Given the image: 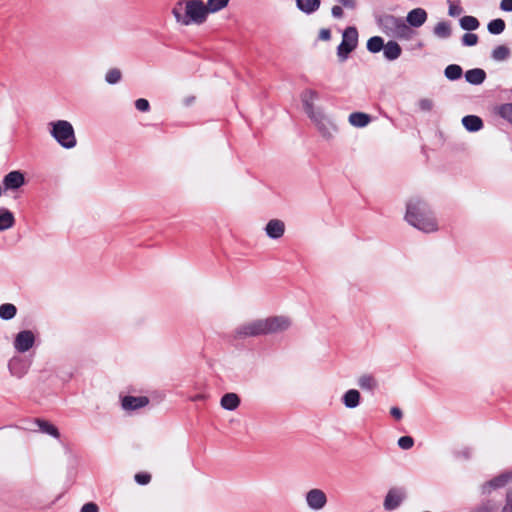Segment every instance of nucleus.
Masks as SVG:
<instances>
[{
  "mask_svg": "<svg viewBox=\"0 0 512 512\" xmlns=\"http://www.w3.org/2000/svg\"><path fill=\"white\" fill-rule=\"evenodd\" d=\"M291 321L286 316H271L265 319H256L239 325L235 329V336L239 339L274 334L287 330Z\"/></svg>",
  "mask_w": 512,
  "mask_h": 512,
  "instance_id": "f257e3e1",
  "label": "nucleus"
},
{
  "mask_svg": "<svg viewBox=\"0 0 512 512\" xmlns=\"http://www.w3.org/2000/svg\"><path fill=\"white\" fill-rule=\"evenodd\" d=\"M319 94L317 91L312 89H306L301 93V102L304 112L310 118V120L317 127L318 132L321 136L327 140L334 137V134L338 131L337 125L324 114L321 108L314 106V101L317 100Z\"/></svg>",
  "mask_w": 512,
  "mask_h": 512,
  "instance_id": "f03ea898",
  "label": "nucleus"
},
{
  "mask_svg": "<svg viewBox=\"0 0 512 512\" xmlns=\"http://www.w3.org/2000/svg\"><path fill=\"white\" fill-rule=\"evenodd\" d=\"M405 220L413 227L425 233L438 229L437 221L427 202L420 198H411L406 203Z\"/></svg>",
  "mask_w": 512,
  "mask_h": 512,
  "instance_id": "7ed1b4c3",
  "label": "nucleus"
},
{
  "mask_svg": "<svg viewBox=\"0 0 512 512\" xmlns=\"http://www.w3.org/2000/svg\"><path fill=\"white\" fill-rule=\"evenodd\" d=\"M172 14L181 25H200L206 21L208 9L202 0H179L172 8Z\"/></svg>",
  "mask_w": 512,
  "mask_h": 512,
  "instance_id": "20e7f679",
  "label": "nucleus"
},
{
  "mask_svg": "<svg viewBox=\"0 0 512 512\" xmlns=\"http://www.w3.org/2000/svg\"><path fill=\"white\" fill-rule=\"evenodd\" d=\"M374 18L378 28L386 36L400 40L411 39L413 30L406 24L404 18L389 13H378Z\"/></svg>",
  "mask_w": 512,
  "mask_h": 512,
  "instance_id": "39448f33",
  "label": "nucleus"
},
{
  "mask_svg": "<svg viewBox=\"0 0 512 512\" xmlns=\"http://www.w3.org/2000/svg\"><path fill=\"white\" fill-rule=\"evenodd\" d=\"M49 133L64 149H72L77 145L75 131L67 120H56L48 124Z\"/></svg>",
  "mask_w": 512,
  "mask_h": 512,
  "instance_id": "423d86ee",
  "label": "nucleus"
},
{
  "mask_svg": "<svg viewBox=\"0 0 512 512\" xmlns=\"http://www.w3.org/2000/svg\"><path fill=\"white\" fill-rule=\"evenodd\" d=\"M358 30L355 26H348L342 34V41L337 47V55L341 61L348 59L350 53L357 48Z\"/></svg>",
  "mask_w": 512,
  "mask_h": 512,
  "instance_id": "0eeeda50",
  "label": "nucleus"
},
{
  "mask_svg": "<svg viewBox=\"0 0 512 512\" xmlns=\"http://www.w3.org/2000/svg\"><path fill=\"white\" fill-rule=\"evenodd\" d=\"M512 481V470L503 472L481 485V495H489L493 490L505 487Z\"/></svg>",
  "mask_w": 512,
  "mask_h": 512,
  "instance_id": "6e6552de",
  "label": "nucleus"
},
{
  "mask_svg": "<svg viewBox=\"0 0 512 512\" xmlns=\"http://www.w3.org/2000/svg\"><path fill=\"white\" fill-rule=\"evenodd\" d=\"M305 500L307 506L315 511L323 509L328 501L325 492L318 488L309 490L305 495Z\"/></svg>",
  "mask_w": 512,
  "mask_h": 512,
  "instance_id": "1a4fd4ad",
  "label": "nucleus"
},
{
  "mask_svg": "<svg viewBox=\"0 0 512 512\" xmlns=\"http://www.w3.org/2000/svg\"><path fill=\"white\" fill-rule=\"evenodd\" d=\"M35 343V335L31 330L18 332L14 339V348L20 353L29 351Z\"/></svg>",
  "mask_w": 512,
  "mask_h": 512,
  "instance_id": "9d476101",
  "label": "nucleus"
},
{
  "mask_svg": "<svg viewBox=\"0 0 512 512\" xmlns=\"http://www.w3.org/2000/svg\"><path fill=\"white\" fill-rule=\"evenodd\" d=\"M405 499V491L402 488H391L384 499V509L393 511L397 509Z\"/></svg>",
  "mask_w": 512,
  "mask_h": 512,
  "instance_id": "9b49d317",
  "label": "nucleus"
},
{
  "mask_svg": "<svg viewBox=\"0 0 512 512\" xmlns=\"http://www.w3.org/2000/svg\"><path fill=\"white\" fill-rule=\"evenodd\" d=\"M25 175L20 170L7 173L2 180L4 190H18L25 184Z\"/></svg>",
  "mask_w": 512,
  "mask_h": 512,
  "instance_id": "f8f14e48",
  "label": "nucleus"
},
{
  "mask_svg": "<svg viewBox=\"0 0 512 512\" xmlns=\"http://www.w3.org/2000/svg\"><path fill=\"white\" fill-rule=\"evenodd\" d=\"M30 365L31 363L29 360L15 356L9 360L8 369L11 375L17 378H22L24 375L27 374Z\"/></svg>",
  "mask_w": 512,
  "mask_h": 512,
  "instance_id": "ddd939ff",
  "label": "nucleus"
},
{
  "mask_svg": "<svg viewBox=\"0 0 512 512\" xmlns=\"http://www.w3.org/2000/svg\"><path fill=\"white\" fill-rule=\"evenodd\" d=\"M147 396L126 395L121 399V406L126 411H135L149 404Z\"/></svg>",
  "mask_w": 512,
  "mask_h": 512,
  "instance_id": "4468645a",
  "label": "nucleus"
},
{
  "mask_svg": "<svg viewBox=\"0 0 512 512\" xmlns=\"http://www.w3.org/2000/svg\"><path fill=\"white\" fill-rule=\"evenodd\" d=\"M427 18L428 14L425 9L414 8L407 13L405 22L410 28H419L427 21Z\"/></svg>",
  "mask_w": 512,
  "mask_h": 512,
  "instance_id": "2eb2a0df",
  "label": "nucleus"
},
{
  "mask_svg": "<svg viewBox=\"0 0 512 512\" xmlns=\"http://www.w3.org/2000/svg\"><path fill=\"white\" fill-rule=\"evenodd\" d=\"M266 235L271 239H279L285 232L284 222L279 219L270 220L265 227Z\"/></svg>",
  "mask_w": 512,
  "mask_h": 512,
  "instance_id": "dca6fc26",
  "label": "nucleus"
},
{
  "mask_svg": "<svg viewBox=\"0 0 512 512\" xmlns=\"http://www.w3.org/2000/svg\"><path fill=\"white\" fill-rule=\"evenodd\" d=\"M241 404V399L238 394L229 392L225 393L220 400V405L227 411L236 410Z\"/></svg>",
  "mask_w": 512,
  "mask_h": 512,
  "instance_id": "f3484780",
  "label": "nucleus"
},
{
  "mask_svg": "<svg viewBox=\"0 0 512 512\" xmlns=\"http://www.w3.org/2000/svg\"><path fill=\"white\" fill-rule=\"evenodd\" d=\"M402 54V48L398 42L394 40H389L385 43V48L383 49L384 58L388 61H394L398 59Z\"/></svg>",
  "mask_w": 512,
  "mask_h": 512,
  "instance_id": "a211bd4d",
  "label": "nucleus"
},
{
  "mask_svg": "<svg viewBox=\"0 0 512 512\" xmlns=\"http://www.w3.org/2000/svg\"><path fill=\"white\" fill-rule=\"evenodd\" d=\"M461 122L468 132H478L484 126L483 120L477 115H466Z\"/></svg>",
  "mask_w": 512,
  "mask_h": 512,
  "instance_id": "6ab92c4d",
  "label": "nucleus"
},
{
  "mask_svg": "<svg viewBox=\"0 0 512 512\" xmlns=\"http://www.w3.org/2000/svg\"><path fill=\"white\" fill-rule=\"evenodd\" d=\"M361 394L356 389L347 390L342 396V403L346 408L354 409L359 406Z\"/></svg>",
  "mask_w": 512,
  "mask_h": 512,
  "instance_id": "aec40b11",
  "label": "nucleus"
},
{
  "mask_svg": "<svg viewBox=\"0 0 512 512\" xmlns=\"http://www.w3.org/2000/svg\"><path fill=\"white\" fill-rule=\"evenodd\" d=\"M465 80L471 85H481L486 79V72L481 68L467 70Z\"/></svg>",
  "mask_w": 512,
  "mask_h": 512,
  "instance_id": "412c9836",
  "label": "nucleus"
},
{
  "mask_svg": "<svg viewBox=\"0 0 512 512\" xmlns=\"http://www.w3.org/2000/svg\"><path fill=\"white\" fill-rule=\"evenodd\" d=\"M493 114L512 125V103H503L493 107Z\"/></svg>",
  "mask_w": 512,
  "mask_h": 512,
  "instance_id": "4be33fe9",
  "label": "nucleus"
},
{
  "mask_svg": "<svg viewBox=\"0 0 512 512\" xmlns=\"http://www.w3.org/2000/svg\"><path fill=\"white\" fill-rule=\"evenodd\" d=\"M295 2L296 7L307 15L315 13L321 5V0H295Z\"/></svg>",
  "mask_w": 512,
  "mask_h": 512,
  "instance_id": "5701e85b",
  "label": "nucleus"
},
{
  "mask_svg": "<svg viewBox=\"0 0 512 512\" xmlns=\"http://www.w3.org/2000/svg\"><path fill=\"white\" fill-rule=\"evenodd\" d=\"M15 225V216L7 208H0V232L8 230Z\"/></svg>",
  "mask_w": 512,
  "mask_h": 512,
  "instance_id": "b1692460",
  "label": "nucleus"
},
{
  "mask_svg": "<svg viewBox=\"0 0 512 512\" xmlns=\"http://www.w3.org/2000/svg\"><path fill=\"white\" fill-rule=\"evenodd\" d=\"M371 116L364 112H353L349 115V123L357 128L366 127L371 122Z\"/></svg>",
  "mask_w": 512,
  "mask_h": 512,
  "instance_id": "393cba45",
  "label": "nucleus"
},
{
  "mask_svg": "<svg viewBox=\"0 0 512 512\" xmlns=\"http://www.w3.org/2000/svg\"><path fill=\"white\" fill-rule=\"evenodd\" d=\"M433 34L440 39H448L452 35L451 23L440 21L433 28Z\"/></svg>",
  "mask_w": 512,
  "mask_h": 512,
  "instance_id": "a878e982",
  "label": "nucleus"
},
{
  "mask_svg": "<svg viewBox=\"0 0 512 512\" xmlns=\"http://www.w3.org/2000/svg\"><path fill=\"white\" fill-rule=\"evenodd\" d=\"M35 423L37 424V426L39 427V429L42 433L50 435L54 438L60 437V432H59L58 428L54 424L50 423L49 421L37 418V419H35Z\"/></svg>",
  "mask_w": 512,
  "mask_h": 512,
  "instance_id": "bb28decb",
  "label": "nucleus"
},
{
  "mask_svg": "<svg viewBox=\"0 0 512 512\" xmlns=\"http://www.w3.org/2000/svg\"><path fill=\"white\" fill-rule=\"evenodd\" d=\"M366 48L370 53H379L385 48L384 39L381 36H372L368 39Z\"/></svg>",
  "mask_w": 512,
  "mask_h": 512,
  "instance_id": "cd10ccee",
  "label": "nucleus"
},
{
  "mask_svg": "<svg viewBox=\"0 0 512 512\" xmlns=\"http://www.w3.org/2000/svg\"><path fill=\"white\" fill-rule=\"evenodd\" d=\"M459 25L463 30L471 32L479 28L480 22L474 16L465 15L460 18Z\"/></svg>",
  "mask_w": 512,
  "mask_h": 512,
  "instance_id": "c85d7f7f",
  "label": "nucleus"
},
{
  "mask_svg": "<svg viewBox=\"0 0 512 512\" xmlns=\"http://www.w3.org/2000/svg\"><path fill=\"white\" fill-rule=\"evenodd\" d=\"M445 77L450 81L459 80L463 75V69L458 64H449L444 70Z\"/></svg>",
  "mask_w": 512,
  "mask_h": 512,
  "instance_id": "c756f323",
  "label": "nucleus"
},
{
  "mask_svg": "<svg viewBox=\"0 0 512 512\" xmlns=\"http://www.w3.org/2000/svg\"><path fill=\"white\" fill-rule=\"evenodd\" d=\"M358 386L363 390L373 391L377 387V381L370 374H364L358 379Z\"/></svg>",
  "mask_w": 512,
  "mask_h": 512,
  "instance_id": "7c9ffc66",
  "label": "nucleus"
},
{
  "mask_svg": "<svg viewBox=\"0 0 512 512\" xmlns=\"http://www.w3.org/2000/svg\"><path fill=\"white\" fill-rule=\"evenodd\" d=\"M17 314V308L14 304L4 303L0 305V318L2 320H11Z\"/></svg>",
  "mask_w": 512,
  "mask_h": 512,
  "instance_id": "2f4dec72",
  "label": "nucleus"
},
{
  "mask_svg": "<svg viewBox=\"0 0 512 512\" xmlns=\"http://www.w3.org/2000/svg\"><path fill=\"white\" fill-rule=\"evenodd\" d=\"M505 21L501 18L491 20L487 25V30L492 35H499L505 30Z\"/></svg>",
  "mask_w": 512,
  "mask_h": 512,
  "instance_id": "473e14b6",
  "label": "nucleus"
},
{
  "mask_svg": "<svg viewBox=\"0 0 512 512\" xmlns=\"http://www.w3.org/2000/svg\"><path fill=\"white\" fill-rule=\"evenodd\" d=\"M510 56V49L506 45H499L492 50L491 57L495 61H504Z\"/></svg>",
  "mask_w": 512,
  "mask_h": 512,
  "instance_id": "72a5a7b5",
  "label": "nucleus"
},
{
  "mask_svg": "<svg viewBox=\"0 0 512 512\" xmlns=\"http://www.w3.org/2000/svg\"><path fill=\"white\" fill-rule=\"evenodd\" d=\"M229 3V0H208L207 2V9L209 12H218L221 9L225 8Z\"/></svg>",
  "mask_w": 512,
  "mask_h": 512,
  "instance_id": "f704fd0d",
  "label": "nucleus"
},
{
  "mask_svg": "<svg viewBox=\"0 0 512 512\" xmlns=\"http://www.w3.org/2000/svg\"><path fill=\"white\" fill-rule=\"evenodd\" d=\"M121 77V71L118 68H112L106 73L105 81L110 85H114L121 80Z\"/></svg>",
  "mask_w": 512,
  "mask_h": 512,
  "instance_id": "c9c22d12",
  "label": "nucleus"
},
{
  "mask_svg": "<svg viewBox=\"0 0 512 512\" xmlns=\"http://www.w3.org/2000/svg\"><path fill=\"white\" fill-rule=\"evenodd\" d=\"M478 41V35L471 32L465 33L461 38L462 45L466 47L475 46L478 43Z\"/></svg>",
  "mask_w": 512,
  "mask_h": 512,
  "instance_id": "e433bc0d",
  "label": "nucleus"
},
{
  "mask_svg": "<svg viewBox=\"0 0 512 512\" xmlns=\"http://www.w3.org/2000/svg\"><path fill=\"white\" fill-rule=\"evenodd\" d=\"M414 445V439L411 436H402L398 439V446L403 450H408Z\"/></svg>",
  "mask_w": 512,
  "mask_h": 512,
  "instance_id": "4c0bfd02",
  "label": "nucleus"
},
{
  "mask_svg": "<svg viewBox=\"0 0 512 512\" xmlns=\"http://www.w3.org/2000/svg\"><path fill=\"white\" fill-rule=\"evenodd\" d=\"M418 107L423 112H429L433 109L434 103L429 98H422L418 101Z\"/></svg>",
  "mask_w": 512,
  "mask_h": 512,
  "instance_id": "58836bf2",
  "label": "nucleus"
},
{
  "mask_svg": "<svg viewBox=\"0 0 512 512\" xmlns=\"http://www.w3.org/2000/svg\"><path fill=\"white\" fill-rule=\"evenodd\" d=\"M134 479L139 485H147L151 481V475L147 472H139L135 474Z\"/></svg>",
  "mask_w": 512,
  "mask_h": 512,
  "instance_id": "ea45409f",
  "label": "nucleus"
},
{
  "mask_svg": "<svg viewBox=\"0 0 512 512\" xmlns=\"http://www.w3.org/2000/svg\"><path fill=\"white\" fill-rule=\"evenodd\" d=\"M501 512H512V488H510L505 495L504 505Z\"/></svg>",
  "mask_w": 512,
  "mask_h": 512,
  "instance_id": "a19ab883",
  "label": "nucleus"
},
{
  "mask_svg": "<svg viewBox=\"0 0 512 512\" xmlns=\"http://www.w3.org/2000/svg\"><path fill=\"white\" fill-rule=\"evenodd\" d=\"M135 108L141 112H148L150 110L149 101L144 98H139L135 101Z\"/></svg>",
  "mask_w": 512,
  "mask_h": 512,
  "instance_id": "79ce46f5",
  "label": "nucleus"
},
{
  "mask_svg": "<svg viewBox=\"0 0 512 512\" xmlns=\"http://www.w3.org/2000/svg\"><path fill=\"white\" fill-rule=\"evenodd\" d=\"M449 9H448V14L451 16V17H456V16H459L461 13H462V8L461 6L459 5H454L453 3H451L449 1Z\"/></svg>",
  "mask_w": 512,
  "mask_h": 512,
  "instance_id": "37998d69",
  "label": "nucleus"
},
{
  "mask_svg": "<svg viewBox=\"0 0 512 512\" xmlns=\"http://www.w3.org/2000/svg\"><path fill=\"white\" fill-rule=\"evenodd\" d=\"M80 512H99V508L97 504L93 502H88L82 506Z\"/></svg>",
  "mask_w": 512,
  "mask_h": 512,
  "instance_id": "c03bdc74",
  "label": "nucleus"
},
{
  "mask_svg": "<svg viewBox=\"0 0 512 512\" xmlns=\"http://www.w3.org/2000/svg\"><path fill=\"white\" fill-rule=\"evenodd\" d=\"M319 39L323 41H328L331 39V31L328 28H323L319 32Z\"/></svg>",
  "mask_w": 512,
  "mask_h": 512,
  "instance_id": "a18cd8bd",
  "label": "nucleus"
},
{
  "mask_svg": "<svg viewBox=\"0 0 512 512\" xmlns=\"http://www.w3.org/2000/svg\"><path fill=\"white\" fill-rule=\"evenodd\" d=\"M500 9L505 12H512V0H501Z\"/></svg>",
  "mask_w": 512,
  "mask_h": 512,
  "instance_id": "49530a36",
  "label": "nucleus"
},
{
  "mask_svg": "<svg viewBox=\"0 0 512 512\" xmlns=\"http://www.w3.org/2000/svg\"><path fill=\"white\" fill-rule=\"evenodd\" d=\"M331 14L334 18H341L343 16V9L341 6L335 5L331 9Z\"/></svg>",
  "mask_w": 512,
  "mask_h": 512,
  "instance_id": "de8ad7c7",
  "label": "nucleus"
},
{
  "mask_svg": "<svg viewBox=\"0 0 512 512\" xmlns=\"http://www.w3.org/2000/svg\"><path fill=\"white\" fill-rule=\"evenodd\" d=\"M341 5L348 9H354L356 7L355 0H337Z\"/></svg>",
  "mask_w": 512,
  "mask_h": 512,
  "instance_id": "09e8293b",
  "label": "nucleus"
},
{
  "mask_svg": "<svg viewBox=\"0 0 512 512\" xmlns=\"http://www.w3.org/2000/svg\"><path fill=\"white\" fill-rule=\"evenodd\" d=\"M390 414L392 417H394L397 420H400L403 417V413L400 408L398 407H392L390 410Z\"/></svg>",
  "mask_w": 512,
  "mask_h": 512,
  "instance_id": "8fccbe9b",
  "label": "nucleus"
},
{
  "mask_svg": "<svg viewBox=\"0 0 512 512\" xmlns=\"http://www.w3.org/2000/svg\"><path fill=\"white\" fill-rule=\"evenodd\" d=\"M463 455L464 457L469 458V450L466 449L465 451H463Z\"/></svg>",
  "mask_w": 512,
  "mask_h": 512,
  "instance_id": "3c124183",
  "label": "nucleus"
},
{
  "mask_svg": "<svg viewBox=\"0 0 512 512\" xmlns=\"http://www.w3.org/2000/svg\"><path fill=\"white\" fill-rule=\"evenodd\" d=\"M201 398H202V396H201V395H197V396L194 398V400H198V399H201Z\"/></svg>",
  "mask_w": 512,
  "mask_h": 512,
  "instance_id": "603ef678",
  "label": "nucleus"
}]
</instances>
